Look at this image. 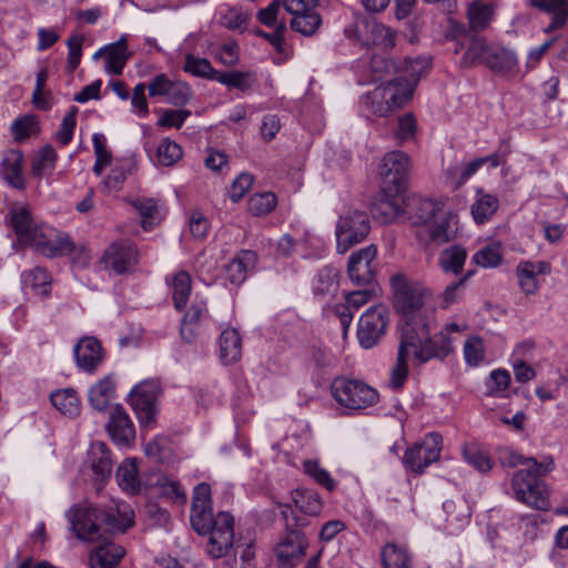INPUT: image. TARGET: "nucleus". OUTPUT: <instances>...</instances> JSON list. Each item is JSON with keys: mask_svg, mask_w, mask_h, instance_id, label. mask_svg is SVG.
I'll use <instances>...</instances> for the list:
<instances>
[{"mask_svg": "<svg viewBox=\"0 0 568 568\" xmlns=\"http://www.w3.org/2000/svg\"><path fill=\"white\" fill-rule=\"evenodd\" d=\"M182 156L181 146L169 139H163L158 146L156 159L161 165L170 166Z\"/></svg>", "mask_w": 568, "mask_h": 568, "instance_id": "56", "label": "nucleus"}, {"mask_svg": "<svg viewBox=\"0 0 568 568\" xmlns=\"http://www.w3.org/2000/svg\"><path fill=\"white\" fill-rule=\"evenodd\" d=\"M23 282L39 295L48 296L50 293L51 278L48 272L42 267L37 266L23 274Z\"/></svg>", "mask_w": 568, "mask_h": 568, "instance_id": "50", "label": "nucleus"}, {"mask_svg": "<svg viewBox=\"0 0 568 568\" xmlns=\"http://www.w3.org/2000/svg\"><path fill=\"white\" fill-rule=\"evenodd\" d=\"M510 384V374L508 371L498 368L489 374V394L493 396L505 397L504 392Z\"/></svg>", "mask_w": 568, "mask_h": 568, "instance_id": "62", "label": "nucleus"}, {"mask_svg": "<svg viewBox=\"0 0 568 568\" xmlns=\"http://www.w3.org/2000/svg\"><path fill=\"white\" fill-rule=\"evenodd\" d=\"M434 222L429 227V237L437 244L448 243L456 239L457 235V215L452 211L440 209L438 214L433 219Z\"/></svg>", "mask_w": 568, "mask_h": 568, "instance_id": "24", "label": "nucleus"}, {"mask_svg": "<svg viewBox=\"0 0 568 568\" xmlns=\"http://www.w3.org/2000/svg\"><path fill=\"white\" fill-rule=\"evenodd\" d=\"M37 131H39V125L34 115L20 116L11 124V132L17 142L26 140Z\"/></svg>", "mask_w": 568, "mask_h": 568, "instance_id": "55", "label": "nucleus"}, {"mask_svg": "<svg viewBox=\"0 0 568 568\" xmlns=\"http://www.w3.org/2000/svg\"><path fill=\"white\" fill-rule=\"evenodd\" d=\"M149 95L165 97L174 106H184L193 97L191 87L183 81H173L166 74H156L148 84Z\"/></svg>", "mask_w": 568, "mask_h": 568, "instance_id": "15", "label": "nucleus"}, {"mask_svg": "<svg viewBox=\"0 0 568 568\" xmlns=\"http://www.w3.org/2000/svg\"><path fill=\"white\" fill-rule=\"evenodd\" d=\"M486 67L495 73L508 74L514 72L517 67V57L513 51L493 44L488 51Z\"/></svg>", "mask_w": 568, "mask_h": 568, "instance_id": "31", "label": "nucleus"}, {"mask_svg": "<svg viewBox=\"0 0 568 568\" xmlns=\"http://www.w3.org/2000/svg\"><path fill=\"white\" fill-rule=\"evenodd\" d=\"M88 463L91 466L97 483L102 484L110 478L113 462L111 452L104 443L94 442L91 444L88 454Z\"/></svg>", "mask_w": 568, "mask_h": 568, "instance_id": "22", "label": "nucleus"}, {"mask_svg": "<svg viewBox=\"0 0 568 568\" xmlns=\"http://www.w3.org/2000/svg\"><path fill=\"white\" fill-rule=\"evenodd\" d=\"M437 327V317L416 327H408L399 334L407 348L413 349L414 359L418 364H425L430 359L444 361L454 352L453 339L447 332H438L432 336V331Z\"/></svg>", "mask_w": 568, "mask_h": 568, "instance_id": "4", "label": "nucleus"}, {"mask_svg": "<svg viewBox=\"0 0 568 568\" xmlns=\"http://www.w3.org/2000/svg\"><path fill=\"white\" fill-rule=\"evenodd\" d=\"M368 68L371 72L369 81H385V83L389 80L388 77L393 74V71L395 69L394 63L382 55H373L369 61Z\"/></svg>", "mask_w": 568, "mask_h": 568, "instance_id": "54", "label": "nucleus"}, {"mask_svg": "<svg viewBox=\"0 0 568 568\" xmlns=\"http://www.w3.org/2000/svg\"><path fill=\"white\" fill-rule=\"evenodd\" d=\"M355 382L345 377H337L332 383V395L335 400L343 407L355 409Z\"/></svg>", "mask_w": 568, "mask_h": 568, "instance_id": "41", "label": "nucleus"}, {"mask_svg": "<svg viewBox=\"0 0 568 568\" xmlns=\"http://www.w3.org/2000/svg\"><path fill=\"white\" fill-rule=\"evenodd\" d=\"M466 258V248L455 244L440 252L438 263L443 272L459 274L463 271Z\"/></svg>", "mask_w": 568, "mask_h": 568, "instance_id": "35", "label": "nucleus"}, {"mask_svg": "<svg viewBox=\"0 0 568 568\" xmlns=\"http://www.w3.org/2000/svg\"><path fill=\"white\" fill-rule=\"evenodd\" d=\"M337 272L334 267L326 266L322 268L316 276L314 283V294L320 297H325L333 294L337 287Z\"/></svg>", "mask_w": 568, "mask_h": 568, "instance_id": "47", "label": "nucleus"}, {"mask_svg": "<svg viewBox=\"0 0 568 568\" xmlns=\"http://www.w3.org/2000/svg\"><path fill=\"white\" fill-rule=\"evenodd\" d=\"M67 518L71 529L80 540L100 542L89 556L90 568H112L125 555L122 546L110 540L116 532H124L133 525L123 504L111 501L108 505H75Z\"/></svg>", "mask_w": 568, "mask_h": 568, "instance_id": "1", "label": "nucleus"}, {"mask_svg": "<svg viewBox=\"0 0 568 568\" xmlns=\"http://www.w3.org/2000/svg\"><path fill=\"white\" fill-rule=\"evenodd\" d=\"M171 287L174 306L181 311L185 307L192 290L190 274L186 271L178 272L172 278Z\"/></svg>", "mask_w": 568, "mask_h": 568, "instance_id": "38", "label": "nucleus"}, {"mask_svg": "<svg viewBox=\"0 0 568 568\" xmlns=\"http://www.w3.org/2000/svg\"><path fill=\"white\" fill-rule=\"evenodd\" d=\"M106 430L112 440L119 446H130L135 439V428L121 405H115L109 416Z\"/></svg>", "mask_w": 568, "mask_h": 568, "instance_id": "18", "label": "nucleus"}, {"mask_svg": "<svg viewBox=\"0 0 568 568\" xmlns=\"http://www.w3.org/2000/svg\"><path fill=\"white\" fill-rule=\"evenodd\" d=\"M183 70L191 73L194 77L204 78L209 80H215L219 72L214 70L211 62L205 58H197L193 54L185 57V63Z\"/></svg>", "mask_w": 568, "mask_h": 568, "instance_id": "45", "label": "nucleus"}, {"mask_svg": "<svg viewBox=\"0 0 568 568\" xmlns=\"http://www.w3.org/2000/svg\"><path fill=\"white\" fill-rule=\"evenodd\" d=\"M162 387L158 379H145L130 392V402L143 427H152L158 413V400Z\"/></svg>", "mask_w": 568, "mask_h": 568, "instance_id": "8", "label": "nucleus"}, {"mask_svg": "<svg viewBox=\"0 0 568 568\" xmlns=\"http://www.w3.org/2000/svg\"><path fill=\"white\" fill-rule=\"evenodd\" d=\"M376 256L377 246L375 244L357 250V308L377 296Z\"/></svg>", "mask_w": 568, "mask_h": 568, "instance_id": "9", "label": "nucleus"}, {"mask_svg": "<svg viewBox=\"0 0 568 568\" xmlns=\"http://www.w3.org/2000/svg\"><path fill=\"white\" fill-rule=\"evenodd\" d=\"M410 166V158L405 152H387L378 165L381 190L390 195L404 193L408 187Z\"/></svg>", "mask_w": 568, "mask_h": 568, "instance_id": "6", "label": "nucleus"}, {"mask_svg": "<svg viewBox=\"0 0 568 568\" xmlns=\"http://www.w3.org/2000/svg\"><path fill=\"white\" fill-rule=\"evenodd\" d=\"M516 274L519 286L526 294H534L537 288L536 271H534L532 262L525 261L517 265Z\"/></svg>", "mask_w": 568, "mask_h": 568, "instance_id": "53", "label": "nucleus"}, {"mask_svg": "<svg viewBox=\"0 0 568 568\" xmlns=\"http://www.w3.org/2000/svg\"><path fill=\"white\" fill-rule=\"evenodd\" d=\"M396 36L395 30L371 18H364L361 28H357V41L367 48L392 49L395 45Z\"/></svg>", "mask_w": 568, "mask_h": 568, "instance_id": "16", "label": "nucleus"}, {"mask_svg": "<svg viewBox=\"0 0 568 568\" xmlns=\"http://www.w3.org/2000/svg\"><path fill=\"white\" fill-rule=\"evenodd\" d=\"M52 405L67 416H77L80 412V402L74 389H60L51 394Z\"/></svg>", "mask_w": 568, "mask_h": 568, "instance_id": "37", "label": "nucleus"}, {"mask_svg": "<svg viewBox=\"0 0 568 568\" xmlns=\"http://www.w3.org/2000/svg\"><path fill=\"white\" fill-rule=\"evenodd\" d=\"M286 532L276 545L275 557L283 567L294 568L305 556L308 546L307 538L300 529H291L286 524Z\"/></svg>", "mask_w": 568, "mask_h": 568, "instance_id": "14", "label": "nucleus"}, {"mask_svg": "<svg viewBox=\"0 0 568 568\" xmlns=\"http://www.w3.org/2000/svg\"><path fill=\"white\" fill-rule=\"evenodd\" d=\"M473 261L483 267H497L503 261L501 246L488 244L474 254Z\"/></svg>", "mask_w": 568, "mask_h": 568, "instance_id": "51", "label": "nucleus"}, {"mask_svg": "<svg viewBox=\"0 0 568 568\" xmlns=\"http://www.w3.org/2000/svg\"><path fill=\"white\" fill-rule=\"evenodd\" d=\"M381 556L384 568H413L407 550L396 544H387Z\"/></svg>", "mask_w": 568, "mask_h": 568, "instance_id": "39", "label": "nucleus"}, {"mask_svg": "<svg viewBox=\"0 0 568 568\" xmlns=\"http://www.w3.org/2000/svg\"><path fill=\"white\" fill-rule=\"evenodd\" d=\"M462 453L465 462L476 470L486 473L491 469L493 462L489 455L481 450L477 445L466 444L463 446Z\"/></svg>", "mask_w": 568, "mask_h": 568, "instance_id": "44", "label": "nucleus"}, {"mask_svg": "<svg viewBox=\"0 0 568 568\" xmlns=\"http://www.w3.org/2000/svg\"><path fill=\"white\" fill-rule=\"evenodd\" d=\"M397 196L398 195L386 194L384 191L375 196L369 206L373 219L383 224H388L404 214V209Z\"/></svg>", "mask_w": 568, "mask_h": 568, "instance_id": "23", "label": "nucleus"}, {"mask_svg": "<svg viewBox=\"0 0 568 568\" xmlns=\"http://www.w3.org/2000/svg\"><path fill=\"white\" fill-rule=\"evenodd\" d=\"M276 195L272 192L256 193L250 197L248 209L254 215H264L275 209Z\"/></svg>", "mask_w": 568, "mask_h": 568, "instance_id": "57", "label": "nucleus"}, {"mask_svg": "<svg viewBox=\"0 0 568 568\" xmlns=\"http://www.w3.org/2000/svg\"><path fill=\"white\" fill-rule=\"evenodd\" d=\"M103 52L106 55L105 71L111 74H121L129 58L125 39L122 38L115 43L99 50L93 58L97 59Z\"/></svg>", "mask_w": 568, "mask_h": 568, "instance_id": "30", "label": "nucleus"}, {"mask_svg": "<svg viewBox=\"0 0 568 568\" xmlns=\"http://www.w3.org/2000/svg\"><path fill=\"white\" fill-rule=\"evenodd\" d=\"M116 480L120 487L126 491L136 493L140 488L138 468L133 460L123 462L116 469Z\"/></svg>", "mask_w": 568, "mask_h": 568, "instance_id": "46", "label": "nucleus"}, {"mask_svg": "<svg viewBox=\"0 0 568 568\" xmlns=\"http://www.w3.org/2000/svg\"><path fill=\"white\" fill-rule=\"evenodd\" d=\"M530 4L551 16L550 23L544 29L546 33L565 27L568 19V0H530Z\"/></svg>", "mask_w": 568, "mask_h": 568, "instance_id": "26", "label": "nucleus"}, {"mask_svg": "<svg viewBox=\"0 0 568 568\" xmlns=\"http://www.w3.org/2000/svg\"><path fill=\"white\" fill-rule=\"evenodd\" d=\"M355 292H348L345 295L346 304H337L334 307L335 315L339 318L344 337L347 336L348 328L353 321L352 308L355 307Z\"/></svg>", "mask_w": 568, "mask_h": 568, "instance_id": "60", "label": "nucleus"}, {"mask_svg": "<svg viewBox=\"0 0 568 568\" xmlns=\"http://www.w3.org/2000/svg\"><path fill=\"white\" fill-rule=\"evenodd\" d=\"M216 81L226 85L229 89H237L242 92H246L253 87L256 79L251 72L235 70L219 72Z\"/></svg>", "mask_w": 568, "mask_h": 568, "instance_id": "42", "label": "nucleus"}, {"mask_svg": "<svg viewBox=\"0 0 568 568\" xmlns=\"http://www.w3.org/2000/svg\"><path fill=\"white\" fill-rule=\"evenodd\" d=\"M464 357L469 366H478L485 357L483 338L478 335L468 337L464 344Z\"/></svg>", "mask_w": 568, "mask_h": 568, "instance_id": "52", "label": "nucleus"}, {"mask_svg": "<svg viewBox=\"0 0 568 568\" xmlns=\"http://www.w3.org/2000/svg\"><path fill=\"white\" fill-rule=\"evenodd\" d=\"M304 470L311 476L318 485L325 487L327 490H334L336 483L331 477L329 473L322 468L316 460H305Z\"/></svg>", "mask_w": 568, "mask_h": 568, "instance_id": "59", "label": "nucleus"}, {"mask_svg": "<svg viewBox=\"0 0 568 568\" xmlns=\"http://www.w3.org/2000/svg\"><path fill=\"white\" fill-rule=\"evenodd\" d=\"M10 224L17 235L18 243L29 245L41 224H36L27 206H18L10 210Z\"/></svg>", "mask_w": 568, "mask_h": 568, "instance_id": "21", "label": "nucleus"}, {"mask_svg": "<svg viewBox=\"0 0 568 568\" xmlns=\"http://www.w3.org/2000/svg\"><path fill=\"white\" fill-rule=\"evenodd\" d=\"M355 244V229L352 215L341 216L336 224V250L344 254Z\"/></svg>", "mask_w": 568, "mask_h": 568, "instance_id": "40", "label": "nucleus"}, {"mask_svg": "<svg viewBox=\"0 0 568 568\" xmlns=\"http://www.w3.org/2000/svg\"><path fill=\"white\" fill-rule=\"evenodd\" d=\"M57 153L51 145L43 146L32 161V173L36 176L50 174L55 166Z\"/></svg>", "mask_w": 568, "mask_h": 568, "instance_id": "49", "label": "nucleus"}, {"mask_svg": "<svg viewBox=\"0 0 568 568\" xmlns=\"http://www.w3.org/2000/svg\"><path fill=\"white\" fill-rule=\"evenodd\" d=\"M388 311L383 304H375L363 313L357 322V339L364 348L375 346L385 334Z\"/></svg>", "mask_w": 568, "mask_h": 568, "instance_id": "12", "label": "nucleus"}, {"mask_svg": "<svg viewBox=\"0 0 568 568\" xmlns=\"http://www.w3.org/2000/svg\"><path fill=\"white\" fill-rule=\"evenodd\" d=\"M442 442V436L438 433L427 434L423 442L406 449L403 464L415 474H423L430 464L439 459Z\"/></svg>", "mask_w": 568, "mask_h": 568, "instance_id": "11", "label": "nucleus"}, {"mask_svg": "<svg viewBox=\"0 0 568 568\" xmlns=\"http://www.w3.org/2000/svg\"><path fill=\"white\" fill-rule=\"evenodd\" d=\"M114 395L115 383L113 377L108 375L90 387L88 397L90 405L94 409L103 412L108 408Z\"/></svg>", "mask_w": 568, "mask_h": 568, "instance_id": "29", "label": "nucleus"}, {"mask_svg": "<svg viewBox=\"0 0 568 568\" xmlns=\"http://www.w3.org/2000/svg\"><path fill=\"white\" fill-rule=\"evenodd\" d=\"M511 489L514 497L530 508L541 511L550 508L547 486L531 469L517 470L511 479Z\"/></svg>", "mask_w": 568, "mask_h": 568, "instance_id": "7", "label": "nucleus"}, {"mask_svg": "<svg viewBox=\"0 0 568 568\" xmlns=\"http://www.w3.org/2000/svg\"><path fill=\"white\" fill-rule=\"evenodd\" d=\"M78 108L72 106L68 113L63 116L60 128L57 132V140L62 145H68L73 136V131L77 124Z\"/></svg>", "mask_w": 568, "mask_h": 568, "instance_id": "61", "label": "nucleus"}, {"mask_svg": "<svg viewBox=\"0 0 568 568\" xmlns=\"http://www.w3.org/2000/svg\"><path fill=\"white\" fill-rule=\"evenodd\" d=\"M295 506L305 515L317 516L323 509L320 495L312 490H295L293 493Z\"/></svg>", "mask_w": 568, "mask_h": 568, "instance_id": "43", "label": "nucleus"}, {"mask_svg": "<svg viewBox=\"0 0 568 568\" xmlns=\"http://www.w3.org/2000/svg\"><path fill=\"white\" fill-rule=\"evenodd\" d=\"M283 8L292 16L290 27L305 37L313 36L322 26V17L316 11L320 0H282Z\"/></svg>", "mask_w": 568, "mask_h": 568, "instance_id": "10", "label": "nucleus"}, {"mask_svg": "<svg viewBox=\"0 0 568 568\" xmlns=\"http://www.w3.org/2000/svg\"><path fill=\"white\" fill-rule=\"evenodd\" d=\"M207 313L206 306L203 302L194 303L185 313L180 333L181 337L189 344L193 343L199 335L200 322Z\"/></svg>", "mask_w": 568, "mask_h": 568, "instance_id": "32", "label": "nucleus"}, {"mask_svg": "<svg viewBox=\"0 0 568 568\" xmlns=\"http://www.w3.org/2000/svg\"><path fill=\"white\" fill-rule=\"evenodd\" d=\"M493 44H487L481 37L470 34L467 38V48L463 57V64L466 67H474L478 64L486 65L488 51Z\"/></svg>", "mask_w": 568, "mask_h": 568, "instance_id": "34", "label": "nucleus"}, {"mask_svg": "<svg viewBox=\"0 0 568 568\" xmlns=\"http://www.w3.org/2000/svg\"><path fill=\"white\" fill-rule=\"evenodd\" d=\"M191 525L199 535H210L207 552L213 558H222L234 545V518L229 511L213 515L211 486L199 484L193 491Z\"/></svg>", "mask_w": 568, "mask_h": 568, "instance_id": "2", "label": "nucleus"}, {"mask_svg": "<svg viewBox=\"0 0 568 568\" xmlns=\"http://www.w3.org/2000/svg\"><path fill=\"white\" fill-rule=\"evenodd\" d=\"M413 95V88L406 79L392 78L363 95V105L377 116H387L402 108Z\"/></svg>", "mask_w": 568, "mask_h": 568, "instance_id": "5", "label": "nucleus"}, {"mask_svg": "<svg viewBox=\"0 0 568 568\" xmlns=\"http://www.w3.org/2000/svg\"><path fill=\"white\" fill-rule=\"evenodd\" d=\"M242 341L235 328H226L220 336V356L224 364H232L240 359Z\"/></svg>", "mask_w": 568, "mask_h": 568, "instance_id": "33", "label": "nucleus"}, {"mask_svg": "<svg viewBox=\"0 0 568 568\" xmlns=\"http://www.w3.org/2000/svg\"><path fill=\"white\" fill-rule=\"evenodd\" d=\"M102 262L116 274L131 272L138 263L136 246L128 241L114 242L105 250Z\"/></svg>", "mask_w": 568, "mask_h": 568, "instance_id": "17", "label": "nucleus"}, {"mask_svg": "<svg viewBox=\"0 0 568 568\" xmlns=\"http://www.w3.org/2000/svg\"><path fill=\"white\" fill-rule=\"evenodd\" d=\"M132 206L138 211L142 221V227L148 231L162 220L158 203L153 199L139 197L131 202Z\"/></svg>", "mask_w": 568, "mask_h": 568, "instance_id": "36", "label": "nucleus"}, {"mask_svg": "<svg viewBox=\"0 0 568 568\" xmlns=\"http://www.w3.org/2000/svg\"><path fill=\"white\" fill-rule=\"evenodd\" d=\"M257 262V255L251 250L240 251L229 263L223 267L225 280L232 285L239 286L252 271Z\"/></svg>", "mask_w": 568, "mask_h": 568, "instance_id": "20", "label": "nucleus"}, {"mask_svg": "<svg viewBox=\"0 0 568 568\" xmlns=\"http://www.w3.org/2000/svg\"><path fill=\"white\" fill-rule=\"evenodd\" d=\"M23 153L20 150H10L1 162V174L13 187L23 190L26 180L22 174Z\"/></svg>", "mask_w": 568, "mask_h": 568, "instance_id": "27", "label": "nucleus"}, {"mask_svg": "<svg viewBox=\"0 0 568 568\" xmlns=\"http://www.w3.org/2000/svg\"><path fill=\"white\" fill-rule=\"evenodd\" d=\"M190 115H191L190 110L168 109L162 112V115L158 121V125L163 126V128L181 129Z\"/></svg>", "mask_w": 568, "mask_h": 568, "instance_id": "63", "label": "nucleus"}, {"mask_svg": "<svg viewBox=\"0 0 568 568\" xmlns=\"http://www.w3.org/2000/svg\"><path fill=\"white\" fill-rule=\"evenodd\" d=\"M29 245H33L38 253L49 258L67 256L74 250L69 235L44 224L38 229Z\"/></svg>", "mask_w": 568, "mask_h": 568, "instance_id": "13", "label": "nucleus"}, {"mask_svg": "<svg viewBox=\"0 0 568 568\" xmlns=\"http://www.w3.org/2000/svg\"><path fill=\"white\" fill-rule=\"evenodd\" d=\"M443 206L430 200L419 196H412L405 203L404 213L408 215V220L415 224H426L435 217Z\"/></svg>", "mask_w": 568, "mask_h": 568, "instance_id": "25", "label": "nucleus"}, {"mask_svg": "<svg viewBox=\"0 0 568 568\" xmlns=\"http://www.w3.org/2000/svg\"><path fill=\"white\" fill-rule=\"evenodd\" d=\"M491 8L487 4L474 3L468 9L469 26L473 31L485 29L491 19Z\"/></svg>", "mask_w": 568, "mask_h": 568, "instance_id": "58", "label": "nucleus"}, {"mask_svg": "<svg viewBox=\"0 0 568 568\" xmlns=\"http://www.w3.org/2000/svg\"><path fill=\"white\" fill-rule=\"evenodd\" d=\"M407 357H408V348L406 345H404L403 341L399 338L397 363H396L395 367L392 369L390 382H389L392 388H394V389H399L407 379V376H408Z\"/></svg>", "mask_w": 568, "mask_h": 568, "instance_id": "48", "label": "nucleus"}, {"mask_svg": "<svg viewBox=\"0 0 568 568\" xmlns=\"http://www.w3.org/2000/svg\"><path fill=\"white\" fill-rule=\"evenodd\" d=\"M74 357L77 366L91 374L103 361L102 345L95 337H82L74 346Z\"/></svg>", "mask_w": 568, "mask_h": 568, "instance_id": "19", "label": "nucleus"}, {"mask_svg": "<svg viewBox=\"0 0 568 568\" xmlns=\"http://www.w3.org/2000/svg\"><path fill=\"white\" fill-rule=\"evenodd\" d=\"M390 287L394 308L400 315L397 324L399 334L436 317V308L429 304L432 291L422 282L397 273L390 277Z\"/></svg>", "mask_w": 568, "mask_h": 568, "instance_id": "3", "label": "nucleus"}, {"mask_svg": "<svg viewBox=\"0 0 568 568\" xmlns=\"http://www.w3.org/2000/svg\"><path fill=\"white\" fill-rule=\"evenodd\" d=\"M416 119L413 113L407 112L398 118V129L395 132L396 139L400 142L409 141L414 139L416 133Z\"/></svg>", "mask_w": 568, "mask_h": 568, "instance_id": "64", "label": "nucleus"}, {"mask_svg": "<svg viewBox=\"0 0 568 568\" xmlns=\"http://www.w3.org/2000/svg\"><path fill=\"white\" fill-rule=\"evenodd\" d=\"M499 207V200L496 195L476 190V197L470 206L471 215L477 224L488 222Z\"/></svg>", "mask_w": 568, "mask_h": 568, "instance_id": "28", "label": "nucleus"}]
</instances>
